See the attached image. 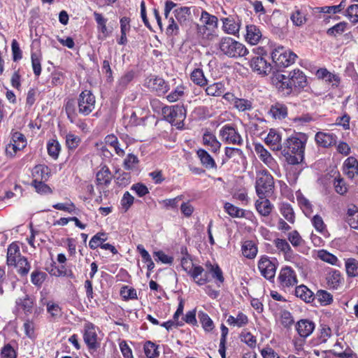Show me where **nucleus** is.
Wrapping results in <instances>:
<instances>
[{
    "instance_id": "1",
    "label": "nucleus",
    "mask_w": 358,
    "mask_h": 358,
    "mask_svg": "<svg viewBox=\"0 0 358 358\" xmlns=\"http://www.w3.org/2000/svg\"><path fill=\"white\" fill-rule=\"evenodd\" d=\"M307 139L305 134L298 133L285 141L282 153L289 164L296 165L303 161Z\"/></svg>"
},
{
    "instance_id": "2",
    "label": "nucleus",
    "mask_w": 358,
    "mask_h": 358,
    "mask_svg": "<svg viewBox=\"0 0 358 358\" xmlns=\"http://www.w3.org/2000/svg\"><path fill=\"white\" fill-rule=\"evenodd\" d=\"M217 47L222 54L231 58L244 57L249 52L243 43L229 36L222 37Z\"/></svg>"
},
{
    "instance_id": "3",
    "label": "nucleus",
    "mask_w": 358,
    "mask_h": 358,
    "mask_svg": "<svg viewBox=\"0 0 358 358\" xmlns=\"http://www.w3.org/2000/svg\"><path fill=\"white\" fill-rule=\"evenodd\" d=\"M256 193L259 199H265L272 195L274 190V180L266 171H259L255 183Z\"/></svg>"
},
{
    "instance_id": "4",
    "label": "nucleus",
    "mask_w": 358,
    "mask_h": 358,
    "mask_svg": "<svg viewBox=\"0 0 358 358\" xmlns=\"http://www.w3.org/2000/svg\"><path fill=\"white\" fill-rule=\"evenodd\" d=\"M165 120L178 129L184 127V120L186 118V110L182 106H164L162 109Z\"/></svg>"
},
{
    "instance_id": "5",
    "label": "nucleus",
    "mask_w": 358,
    "mask_h": 358,
    "mask_svg": "<svg viewBox=\"0 0 358 358\" xmlns=\"http://www.w3.org/2000/svg\"><path fill=\"white\" fill-rule=\"evenodd\" d=\"M271 58L277 66L287 67L294 62L296 55L282 46H278L273 50Z\"/></svg>"
},
{
    "instance_id": "6",
    "label": "nucleus",
    "mask_w": 358,
    "mask_h": 358,
    "mask_svg": "<svg viewBox=\"0 0 358 358\" xmlns=\"http://www.w3.org/2000/svg\"><path fill=\"white\" fill-rule=\"evenodd\" d=\"M96 99L94 95L90 90L83 91L78 98V113L87 116L95 108Z\"/></svg>"
},
{
    "instance_id": "7",
    "label": "nucleus",
    "mask_w": 358,
    "mask_h": 358,
    "mask_svg": "<svg viewBox=\"0 0 358 358\" xmlns=\"http://www.w3.org/2000/svg\"><path fill=\"white\" fill-rule=\"evenodd\" d=\"M258 269L261 275L268 280H272L275 275L277 261L267 256H262L258 261Z\"/></svg>"
},
{
    "instance_id": "8",
    "label": "nucleus",
    "mask_w": 358,
    "mask_h": 358,
    "mask_svg": "<svg viewBox=\"0 0 358 358\" xmlns=\"http://www.w3.org/2000/svg\"><path fill=\"white\" fill-rule=\"evenodd\" d=\"M220 136L222 140L229 144L241 145L243 144V138L236 129L231 124L224 125L220 130Z\"/></svg>"
},
{
    "instance_id": "9",
    "label": "nucleus",
    "mask_w": 358,
    "mask_h": 358,
    "mask_svg": "<svg viewBox=\"0 0 358 358\" xmlns=\"http://www.w3.org/2000/svg\"><path fill=\"white\" fill-rule=\"evenodd\" d=\"M271 82L278 91L284 94L289 95L292 92V87H291L288 74L275 73L271 77Z\"/></svg>"
},
{
    "instance_id": "10",
    "label": "nucleus",
    "mask_w": 358,
    "mask_h": 358,
    "mask_svg": "<svg viewBox=\"0 0 358 358\" xmlns=\"http://www.w3.org/2000/svg\"><path fill=\"white\" fill-rule=\"evenodd\" d=\"M278 281L282 287H293L298 282L296 273L290 266H285L280 269Z\"/></svg>"
},
{
    "instance_id": "11",
    "label": "nucleus",
    "mask_w": 358,
    "mask_h": 358,
    "mask_svg": "<svg viewBox=\"0 0 358 358\" xmlns=\"http://www.w3.org/2000/svg\"><path fill=\"white\" fill-rule=\"evenodd\" d=\"M250 66L254 72L262 76L269 74L272 69L271 64L260 56L252 58Z\"/></svg>"
},
{
    "instance_id": "12",
    "label": "nucleus",
    "mask_w": 358,
    "mask_h": 358,
    "mask_svg": "<svg viewBox=\"0 0 358 358\" xmlns=\"http://www.w3.org/2000/svg\"><path fill=\"white\" fill-rule=\"evenodd\" d=\"M292 92L300 91L307 85V78L299 69H294L288 73Z\"/></svg>"
},
{
    "instance_id": "13",
    "label": "nucleus",
    "mask_w": 358,
    "mask_h": 358,
    "mask_svg": "<svg viewBox=\"0 0 358 358\" xmlns=\"http://www.w3.org/2000/svg\"><path fill=\"white\" fill-rule=\"evenodd\" d=\"M147 87L156 92L158 95H163L169 90V85L162 78L158 76H150L146 80Z\"/></svg>"
},
{
    "instance_id": "14",
    "label": "nucleus",
    "mask_w": 358,
    "mask_h": 358,
    "mask_svg": "<svg viewBox=\"0 0 358 358\" xmlns=\"http://www.w3.org/2000/svg\"><path fill=\"white\" fill-rule=\"evenodd\" d=\"M83 339L90 349L94 350L98 347L96 329L92 323L85 324Z\"/></svg>"
},
{
    "instance_id": "15",
    "label": "nucleus",
    "mask_w": 358,
    "mask_h": 358,
    "mask_svg": "<svg viewBox=\"0 0 358 358\" xmlns=\"http://www.w3.org/2000/svg\"><path fill=\"white\" fill-rule=\"evenodd\" d=\"M255 151L258 157L271 169H275L277 162L270 152L261 144H255Z\"/></svg>"
},
{
    "instance_id": "16",
    "label": "nucleus",
    "mask_w": 358,
    "mask_h": 358,
    "mask_svg": "<svg viewBox=\"0 0 358 358\" xmlns=\"http://www.w3.org/2000/svg\"><path fill=\"white\" fill-rule=\"evenodd\" d=\"M113 177L110 170L106 165L101 166L96 173L95 183L98 187H107L110 184Z\"/></svg>"
},
{
    "instance_id": "17",
    "label": "nucleus",
    "mask_w": 358,
    "mask_h": 358,
    "mask_svg": "<svg viewBox=\"0 0 358 358\" xmlns=\"http://www.w3.org/2000/svg\"><path fill=\"white\" fill-rule=\"evenodd\" d=\"M316 143L322 148H329L336 145L337 136L333 133L318 131L315 136Z\"/></svg>"
},
{
    "instance_id": "18",
    "label": "nucleus",
    "mask_w": 358,
    "mask_h": 358,
    "mask_svg": "<svg viewBox=\"0 0 358 358\" xmlns=\"http://www.w3.org/2000/svg\"><path fill=\"white\" fill-rule=\"evenodd\" d=\"M315 328V323L308 319H301L296 324V329L301 338L308 337L313 332Z\"/></svg>"
},
{
    "instance_id": "19",
    "label": "nucleus",
    "mask_w": 358,
    "mask_h": 358,
    "mask_svg": "<svg viewBox=\"0 0 358 358\" xmlns=\"http://www.w3.org/2000/svg\"><path fill=\"white\" fill-rule=\"evenodd\" d=\"M281 136L275 129H271L267 136L265 138V143L268 145L271 150L274 151L282 150L283 144L281 143Z\"/></svg>"
},
{
    "instance_id": "20",
    "label": "nucleus",
    "mask_w": 358,
    "mask_h": 358,
    "mask_svg": "<svg viewBox=\"0 0 358 358\" xmlns=\"http://www.w3.org/2000/svg\"><path fill=\"white\" fill-rule=\"evenodd\" d=\"M174 17L181 26H187L191 21V8L183 6L173 11Z\"/></svg>"
},
{
    "instance_id": "21",
    "label": "nucleus",
    "mask_w": 358,
    "mask_h": 358,
    "mask_svg": "<svg viewBox=\"0 0 358 358\" xmlns=\"http://www.w3.org/2000/svg\"><path fill=\"white\" fill-rule=\"evenodd\" d=\"M262 34L260 29L254 24L247 25L245 40L251 45H256L262 38Z\"/></svg>"
},
{
    "instance_id": "22",
    "label": "nucleus",
    "mask_w": 358,
    "mask_h": 358,
    "mask_svg": "<svg viewBox=\"0 0 358 358\" xmlns=\"http://www.w3.org/2000/svg\"><path fill=\"white\" fill-rule=\"evenodd\" d=\"M203 268L201 266H193L187 274L194 279L195 282L199 285H203L208 282V275L205 273L204 275L199 278L203 272Z\"/></svg>"
},
{
    "instance_id": "23",
    "label": "nucleus",
    "mask_w": 358,
    "mask_h": 358,
    "mask_svg": "<svg viewBox=\"0 0 358 358\" xmlns=\"http://www.w3.org/2000/svg\"><path fill=\"white\" fill-rule=\"evenodd\" d=\"M343 171L349 178H353L358 175V161L353 157H348L344 162Z\"/></svg>"
},
{
    "instance_id": "24",
    "label": "nucleus",
    "mask_w": 358,
    "mask_h": 358,
    "mask_svg": "<svg viewBox=\"0 0 358 358\" xmlns=\"http://www.w3.org/2000/svg\"><path fill=\"white\" fill-rule=\"evenodd\" d=\"M327 283L331 289H337L343 281L339 271L331 270L327 275Z\"/></svg>"
},
{
    "instance_id": "25",
    "label": "nucleus",
    "mask_w": 358,
    "mask_h": 358,
    "mask_svg": "<svg viewBox=\"0 0 358 358\" xmlns=\"http://www.w3.org/2000/svg\"><path fill=\"white\" fill-rule=\"evenodd\" d=\"M223 31L228 34L235 35L238 33L240 24L233 17H228L222 19Z\"/></svg>"
},
{
    "instance_id": "26",
    "label": "nucleus",
    "mask_w": 358,
    "mask_h": 358,
    "mask_svg": "<svg viewBox=\"0 0 358 358\" xmlns=\"http://www.w3.org/2000/svg\"><path fill=\"white\" fill-rule=\"evenodd\" d=\"M273 205L268 199H259L255 202V208L257 212L264 217H267L270 215L273 209Z\"/></svg>"
},
{
    "instance_id": "27",
    "label": "nucleus",
    "mask_w": 358,
    "mask_h": 358,
    "mask_svg": "<svg viewBox=\"0 0 358 358\" xmlns=\"http://www.w3.org/2000/svg\"><path fill=\"white\" fill-rule=\"evenodd\" d=\"M269 114L275 119H284L287 115V108L284 104L276 103L271 106Z\"/></svg>"
},
{
    "instance_id": "28",
    "label": "nucleus",
    "mask_w": 358,
    "mask_h": 358,
    "mask_svg": "<svg viewBox=\"0 0 358 358\" xmlns=\"http://www.w3.org/2000/svg\"><path fill=\"white\" fill-rule=\"evenodd\" d=\"M203 144L209 148L211 152H217L221 147V143L216 137L210 133H205L203 136Z\"/></svg>"
},
{
    "instance_id": "29",
    "label": "nucleus",
    "mask_w": 358,
    "mask_h": 358,
    "mask_svg": "<svg viewBox=\"0 0 358 358\" xmlns=\"http://www.w3.org/2000/svg\"><path fill=\"white\" fill-rule=\"evenodd\" d=\"M206 86L205 92L208 96H220L225 91L224 85L221 82L213 83Z\"/></svg>"
},
{
    "instance_id": "30",
    "label": "nucleus",
    "mask_w": 358,
    "mask_h": 358,
    "mask_svg": "<svg viewBox=\"0 0 358 358\" xmlns=\"http://www.w3.org/2000/svg\"><path fill=\"white\" fill-rule=\"evenodd\" d=\"M229 325L237 327H243L248 323V316L242 312H239L236 317L229 315L227 320Z\"/></svg>"
},
{
    "instance_id": "31",
    "label": "nucleus",
    "mask_w": 358,
    "mask_h": 358,
    "mask_svg": "<svg viewBox=\"0 0 358 358\" xmlns=\"http://www.w3.org/2000/svg\"><path fill=\"white\" fill-rule=\"evenodd\" d=\"M22 257L20 252V248L17 243H11L8 248L7 251V264L8 266L13 265V264L16 263V260Z\"/></svg>"
},
{
    "instance_id": "32",
    "label": "nucleus",
    "mask_w": 358,
    "mask_h": 358,
    "mask_svg": "<svg viewBox=\"0 0 358 358\" xmlns=\"http://www.w3.org/2000/svg\"><path fill=\"white\" fill-rule=\"evenodd\" d=\"M200 21L203 25H206V27L210 29H215L218 25V19L216 16L210 14L206 10H202Z\"/></svg>"
},
{
    "instance_id": "33",
    "label": "nucleus",
    "mask_w": 358,
    "mask_h": 358,
    "mask_svg": "<svg viewBox=\"0 0 358 358\" xmlns=\"http://www.w3.org/2000/svg\"><path fill=\"white\" fill-rule=\"evenodd\" d=\"M233 106L241 113L250 111L253 109V100L237 97Z\"/></svg>"
},
{
    "instance_id": "34",
    "label": "nucleus",
    "mask_w": 358,
    "mask_h": 358,
    "mask_svg": "<svg viewBox=\"0 0 358 358\" xmlns=\"http://www.w3.org/2000/svg\"><path fill=\"white\" fill-rule=\"evenodd\" d=\"M197 155L203 166L207 169L216 168V164L213 158L203 149L197 150Z\"/></svg>"
},
{
    "instance_id": "35",
    "label": "nucleus",
    "mask_w": 358,
    "mask_h": 358,
    "mask_svg": "<svg viewBox=\"0 0 358 358\" xmlns=\"http://www.w3.org/2000/svg\"><path fill=\"white\" fill-rule=\"evenodd\" d=\"M290 20L294 25L296 27H301L307 21L306 14L302 9L295 8V10L290 15Z\"/></svg>"
},
{
    "instance_id": "36",
    "label": "nucleus",
    "mask_w": 358,
    "mask_h": 358,
    "mask_svg": "<svg viewBox=\"0 0 358 358\" xmlns=\"http://www.w3.org/2000/svg\"><path fill=\"white\" fill-rule=\"evenodd\" d=\"M258 250L255 243L252 241H246L242 245V253L248 259H253L257 256Z\"/></svg>"
},
{
    "instance_id": "37",
    "label": "nucleus",
    "mask_w": 358,
    "mask_h": 358,
    "mask_svg": "<svg viewBox=\"0 0 358 358\" xmlns=\"http://www.w3.org/2000/svg\"><path fill=\"white\" fill-rule=\"evenodd\" d=\"M33 180L46 181L49 178V169L45 165H37L32 171Z\"/></svg>"
},
{
    "instance_id": "38",
    "label": "nucleus",
    "mask_w": 358,
    "mask_h": 358,
    "mask_svg": "<svg viewBox=\"0 0 358 358\" xmlns=\"http://www.w3.org/2000/svg\"><path fill=\"white\" fill-rule=\"evenodd\" d=\"M296 200L306 216L310 217L312 215L313 210V206L309 200L306 199L301 193H299L296 195Z\"/></svg>"
},
{
    "instance_id": "39",
    "label": "nucleus",
    "mask_w": 358,
    "mask_h": 358,
    "mask_svg": "<svg viewBox=\"0 0 358 358\" xmlns=\"http://www.w3.org/2000/svg\"><path fill=\"white\" fill-rule=\"evenodd\" d=\"M345 266L348 277H358V261L357 259L354 258L345 259Z\"/></svg>"
},
{
    "instance_id": "40",
    "label": "nucleus",
    "mask_w": 358,
    "mask_h": 358,
    "mask_svg": "<svg viewBox=\"0 0 358 358\" xmlns=\"http://www.w3.org/2000/svg\"><path fill=\"white\" fill-rule=\"evenodd\" d=\"M295 295L306 302H310L313 300V292L303 285L296 287Z\"/></svg>"
},
{
    "instance_id": "41",
    "label": "nucleus",
    "mask_w": 358,
    "mask_h": 358,
    "mask_svg": "<svg viewBox=\"0 0 358 358\" xmlns=\"http://www.w3.org/2000/svg\"><path fill=\"white\" fill-rule=\"evenodd\" d=\"M273 244L280 252L285 255V257H291L292 255V250L289 243L285 239L275 238L273 241Z\"/></svg>"
},
{
    "instance_id": "42",
    "label": "nucleus",
    "mask_w": 358,
    "mask_h": 358,
    "mask_svg": "<svg viewBox=\"0 0 358 358\" xmlns=\"http://www.w3.org/2000/svg\"><path fill=\"white\" fill-rule=\"evenodd\" d=\"M198 317L201 326L206 332H210L214 329L215 325L213 321L207 313L200 311L198 314Z\"/></svg>"
},
{
    "instance_id": "43",
    "label": "nucleus",
    "mask_w": 358,
    "mask_h": 358,
    "mask_svg": "<svg viewBox=\"0 0 358 358\" xmlns=\"http://www.w3.org/2000/svg\"><path fill=\"white\" fill-rule=\"evenodd\" d=\"M317 257L321 259L323 262H325L327 263H329L334 266H340L338 264V258L334 255L333 254L327 252L324 250H320L317 251Z\"/></svg>"
},
{
    "instance_id": "44",
    "label": "nucleus",
    "mask_w": 358,
    "mask_h": 358,
    "mask_svg": "<svg viewBox=\"0 0 358 358\" xmlns=\"http://www.w3.org/2000/svg\"><path fill=\"white\" fill-rule=\"evenodd\" d=\"M139 159L136 155L129 154L124 159L123 167L126 171H134L137 169Z\"/></svg>"
},
{
    "instance_id": "45",
    "label": "nucleus",
    "mask_w": 358,
    "mask_h": 358,
    "mask_svg": "<svg viewBox=\"0 0 358 358\" xmlns=\"http://www.w3.org/2000/svg\"><path fill=\"white\" fill-rule=\"evenodd\" d=\"M138 252L140 253L143 262L147 264V268L149 271H152L155 268V263L152 260V258L148 252L144 248L143 245H138L136 248Z\"/></svg>"
},
{
    "instance_id": "46",
    "label": "nucleus",
    "mask_w": 358,
    "mask_h": 358,
    "mask_svg": "<svg viewBox=\"0 0 358 358\" xmlns=\"http://www.w3.org/2000/svg\"><path fill=\"white\" fill-rule=\"evenodd\" d=\"M48 155L54 159H57L59 155L61 146L59 143L55 139H51L47 144Z\"/></svg>"
},
{
    "instance_id": "47",
    "label": "nucleus",
    "mask_w": 358,
    "mask_h": 358,
    "mask_svg": "<svg viewBox=\"0 0 358 358\" xmlns=\"http://www.w3.org/2000/svg\"><path fill=\"white\" fill-rule=\"evenodd\" d=\"M225 211L232 217H245V210L231 203L226 202L224 206Z\"/></svg>"
},
{
    "instance_id": "48",
    "label": "nucleus",
    "mask_w": 358,
    "mask_h": 358,
    "mask_svg": "<svg viewBox=\"0 0 358 358\" xmlns=\"http://www.w3.org/2000/svg\"><path fill=\"white\" fill-rule=\"evenodd\" d=\"M191 80L200 87L207 85V79L205 78L203 71L200 69H196L192 72Z\"/></svg>"
},
{
    "instance_id": "49",
    "label": "nucleus",
    "mask_w": 358,
    "mask_h": 358,
    "mask_svg": "<svg viewBox=\"0 0 358 358\" xmlns=\"http://www.w3.org/2000/svg\"><path fill=\"white\" fill-rule=\"evenodd\" d=\"M12 266H15L17 269V272L22 275H26L31 268L29 263L24 257L17 259L16 263L13 264Z\"/></svg>"
},
{
    "instance_id": "50",
    "label": "nucleus",
    "mask_w": 358,
    "mask_h": 358,
    "mask_svg": "<svg viewBox=\"0 0 358 358\" xmlns=\"http://www.w3.org/2000/svg\"><path fill=\"white\" fill-rule=\"evenodd\" d=\"M107 240V235L103 232H99L95 234L90 241L89 246L91 249H96L98 247H101L103 242Z\"/></svg>"
},
{
    "instance_id": "51",
    "label": "nucleus",
    "mask_w": 358,
    "mask_h": 358,
    "mask_svg": "<svg viewBox=\"0 0 358 358\" xmlns=\"http://www.w3.org/2000/svg\"><path fill=\"white\" fill-rule=\"evenodd\" d=\"M16 303L26 314L31 313L34 306V300L29 296L26 295L24 298L19 299Z\"/></svg>"
},
{
    "instance_id": "52",
    "label": "nucleus",
    "mask_w": 358,
    "mask_h": 358,
    "mask_svg": "<svg viewBox=\"0 0 358 358\" xmlns=\"http://www.w3.org/2000/svg\"><path fill=\"white\" fill-rule=\"evenodd\" d=\"M316 298L322 306L329 305L333 301L332 294L323 289H320L317 292Z\"/></svg>"
},
{
    "instance_id": "53",
    "label": "nucleus",
    "mask_w": 358,
    "mask_h": 358,
    "mask_svg": "<svg viewBox=\"0 0 358 358\" xmlns=\"http://www.w3.org/2000/svg\"><path fill=\"white\" fill-rule=\"evenodd\" d=\"M41 54L36 52H31V65L34 71V73L36 76H39L41 73Z\"/></svg>"
},
{
    "instance_id": "54",
    "label": "nucleus",
    "mask_w": 358,
    "mask_h": 358,
    "mask_svg": "<svg viewBox=\"0 0 358 358\" xmlns=\"http://www.w3.org/2000/svg\"><path fill=\"white\" fill-rule=\"evenodd\" d=\"M184 94L185 87L183 85H178L166 96V99L169 102H176L182 97Z\"/></svg>"
},
{
    "instance_id": "55",
    "label": "nucleus",
    "mask_w": 358,
    "mask_h": 358,
    "mask_svg": "<svg viewBox=\"0 0 358 358\" xmlns=\"http://www.w3.org/2000/svg\"><path fill=\"white\" fill-rule=\"evenodd\" d=\"M183 199V195H178L173 199H164L159 203L163 206V207L166 209H177L178 206V202Z\"/></svg>"
},
{
    "instance_id": "56",
    "label": "nucleus",
    "mask_w": 358,
    "mask_h": 358,
    "mask_svg": "<svg viewBox=\"0 0 358 358\" xmlns=\"http://www.w3.org/2000/svg\"><path fill=\"white\" fill-rule=\"evenodd\" d=\"M94 19L97 23L98 28L105 37L108 35L106 22L107 19L104 18L101 13L97 12L94 13Z\"/></svg>"
},
{
    "instance_id": "57",
    "label": "nucleus",
    "mask_w": 358,
    "mask_h": 358,
    "mask_svg": "<svg viewBox=\"0 0 358 358\" xmlns=\"http://www.w3.org/2000/svg\"><path fill=\"white\" fill-rule=\"evenodd\" d=\"M287 239L293 247L296 248L304 244V241L296 230H294L288 234Z\"/></svg>"
},
{
    "instance_id": "58",
    "label": "nucleus",
    "mask_w": 358,
    "mask_h": 358,
    "mask_svg": "<svg viewBox=\"0 0 358 358\" xmlns=\"http://www.w3.org/2000/svg\"><path fill=\"white\" fill-rule=\"evenodd\" d=\"M280 213L289 222H294V210L289 204L283 203L280 207Z\"/></svg>"
},
{
    "instance_id": "59",
    "label": "nucleus",
    "mask_w": 358,
    "mask_h": 358,
    "mask_svg": "<svg viewBox=\"0 0 358 358\" xmlns=\"http://www.w3.org/2000/svg\"><path fill=\"white\" fill-rule=\"evenodd\" d=\"M210 272L212 274V277L217 280V284L218 286H220V284H222L224 281V278L223 276V273L217 264L215 265H210Z\"/></svg>"
},
{
    "instance_id": "60",
    "label": "nucleus",
    "mask_w": 358,
    "mask_h": 358,
    "mask_svg": "<svg viewBox=\"0 0 358 358\" xmlns=\"http://www.w3.org/2000/svg\"><path fill=\"white\" fill-rule=\"evenodd\" d=\"M47 311L53 318H58L62 316V308L59 304L52 301L47 303Z\"/></svg>"
},
{
    "instance_id": "61",
    "label": "nucleus",
    "mask_w": 358,
    "mask_h": 358,
    "mask_svg": "<svg viewBox=\"0 0 358 358\" xmlns=\"http://www.w3.org/2000/svg\"><path fill=\"white\" fill-rule=\"evenodd\" d=\"M280 322L285 328H289L293 324L294 318L289 311L284 310L280 312Z\"/></svg>"
},
{
    "instance_id": "62",
    "label": "nucleus",
    "mask_w": 358,
    "mask_h": 358,
    "mask_svg": "<svg viewBox=\"0 0 358 358\" xmlns=\"http://www.w3.org/2000/svg\"><path fill=\"white\" fill-rule=\"evenodd\" d=\"M144 352L148 358H155L159 355L157 346L150 341L146 342L144 345Z\"/></svg>"
},
{
    "instance_id": "63",
    "label": "nucleus",
    "mask_w": 358,
    "mask_h": 358,
    "mask_svg": "<svg viewBox=\"0 0 358 358\" xmlns=\"http://www.w3.org/2000/svg\"><path fill=\"white\" fill-rule=\"evenodd\" d=\"M348 18L352 23L358 22V4H352L346 10Z\"/></svg>"
},
{
    "instance_id": "64",
    "label": "nucleus",
    "mask_w": 358,
    "mask_h": 358,
    "mask_svg": "<svg viewBox=\"0 0 358 358\" xmlns=\"http://www.w3.org/2000/svg\"><path fill=\"white\" fill-rule=\"evenodd\" d=\"M2 358H17V352L10 343L6 344L1 350Z\"/></svg>"
}]
</instances>
